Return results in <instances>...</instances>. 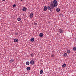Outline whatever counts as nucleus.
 Listing matches in <instances>:
<instances>
[{"instance_id":"nucleus-1","label":"nucleus","mask_w":76,"mask_h":76,"mask_svg":"<svg viewBox=\"0 0 76 76\" xmlns=\"http://www.w3.org/2000/svg\"><path fill=\"white\" fill-rule=\"evenodd\" d=\"M55 7H57V6L54 4L53 3H51L50 4V6H48L47 8L48 10H51V9H54V8Z\"/></svg>"},{"instance_id":"nucleus-2","label":"nucleus","mask_w":76,"mask_h":76,"mask_svg":"<svg viewBox=\"0 0 76 76\" xmlns=\"http://www.w3.org/2000/svg\"><path fill=\"white\" fill-rule=\"evenodd\" d=\"M53 3L56 6H57L58 5V4L57 3V1L56 0H54L53 1Z\"/></svg>"},{"instance_id":"nucleus-3","label":"nucleus","mask_w":76,"mask_h":76,"mask_svg":"<svg viewBox=\"0 0 76 76\" xmlns=\"http://www.w3.org/2000/svg\"><path fill=\"white\" fill-rule=\"evenodd\" d=\"M29 17L30 18H32L34 17V15L33 13H31L30 14Z\"/></svg>"},{"instance_id":"nucleus-4","label":"nucleus","mask_w":76,"mask_h":76,"mask_svg":"<svg viewBox=\"0 0 76 76\" xmlns=\"http://www.w3.org/2000/svg\"><path fill=\"white\" fill-rule=\"evenodd\" d=\"M14 42H17L18 41H19V39H15L14 40Z\"/></svg>"},{"instance_id":"nucleus-5","label":"nucleus","mask_w":76,"mask_h":76,"mask_svg":"<svg viewBox=\"0 0 76 76\" xmlns=\"http://www.w3.org/2000/svg\"><path fill=\"white\" fill-rule=\"evenodd\" d=\"M30 64L32 65H33V64H34V61L33 60L31 61H30Z\"/></svg>"},{"instance_id":"nucleus-6","label":"nucleus","mask_w":76,"mask_h":76,"mask_svg":"<svg viewBox=\"0 0 76 76\" xmlns=\"http://www.w3.org/2000/svg\"><path fill=\"white\" fill-rule=\"evenodd\" d=\"M27 9V8H26L25 7H24L23 8V10L24 12H25V11H26V10Z\"/></svg>"},{"instance_id":"nucleus-7","label":"nucleus","mask_w":76,"mask_h":76,"mask_svg":"<svg viewBox=\"0 0 76 76\" xmlns=\"http://www.w3.org/2000/svg\"><path fill=\"white\" fill-rule=\"evenodd\" d=\"M47 7L45 6L44 7V11H45L46 10H47Z\"/></svg>"},{"instance_id":"nucleus-8","label":"nucleus","mask_w":76,"mask_h":76,"mask_svg":"<svg viewBox=\"0 0 76 76\" xmlns=\"http://www.w3.org/2000/svg\"><path fill=\"white\" fill-rule=\"evenodd\" d=\"M39 37H42L44 36V34L42 33H40L39 34Z\"/></svg>"},{"instance_id":"nucleus-9","label":"nucleus","mask_w":76,"mask_h":76,"mask_svg":"<svg viewBox=\"0 0 76 76\" xmlns=\"http://www.w3.org/2000/svg\"><path fill=\"white\" fill-rule=\"evenodd\" d=\"M30 41L31 42H33L34 41V38L32 37L30 39Z\"/></svg>"},{"instance_id":"nucleus-10","label":"nucleus","mask_w":76,"mask_h":76,"mask_svg":"<svg viewBox=\"0 0 76 76\" xmlns=\"http://www.w3.org/2000/svg\"><path fill=\"white\" fill-rule=\"evenodd\" d=\"M10 63H13L14 61V60L13 59H11L10 60Z\"/></svg>"},{"instance_id":"nucleus-11","label":"nucleus","mask_w":76,"mask_h":76,"mask_svg":"<svg viewBox=\"0 0 76 76\" xmlns=\"http://www.w3.org/2000/svg\"><path fill=\"white\" fill-rule=\"evenodd\" d=\"M66 66V64H64L62 65L63 67H65Z\"/></svg>"},{"instance_id":"nucleus-12","label":"nucleus","mask_w":76,"mask_h":76,"mask_svg":"<svg viewBox=\"0 0 76 76\" xmlns=\"http://www.w3.org/2000/svg\"><path fill=\"white\" fill-rule=\"evenodd\" d=\"M64 57H67V54L66 53H64Z\"/></svg>"},{"instance_id":"nucleus-13","label":"nucleus","mask_w":76,"mask_h":76,"mask_svg":"<svg viewBox=\"0 0 76 76\" xmlns=\"http://www.w3.org/2000/svg\"><path fill=\"white\" fill-rule=\"evenodd\" d=\"M30 68L29 67H28L26 68V69H27V70H28V71L30 70Z\"/></svg>"},{"instance_id":"nucleus-14","label":"nucleus","mask_w":76,"mask_h":76,"mask_svg":"<svg viewBox=\"0 0 76 76\" xmlns=\"http://www.w3.org/2000/svg\"><path fill=\"white\" fill-rule=\"evenodd\" d=\"M29 61H27L26 62V64L27 65V66H28V65H29Z\"/></svg>"},{"instance_id":"nucleus-15","label":"nucleus","mask_w":76,"mask_h":76,"mask_svg":"<svg viewBox=\"0 0 76 76\" xmlns=\"http://www.w3.org/2000/svg\"><path fill=\"white\" fill-rule=\"evenodd\" d=\"M73 50H74V51H76V47H73Z\"/></svg>"},{"instance_id":"nucleus-16","label":"nucleus","mask_w":76,"mask_h":76,"mask_svg":"<svg viewBox=\"0 0 76 76\" xmlns=\"http://www.w3.org/2000/svg\"><path fill=\"white\" fill-rule=\"evenodd\" d=\"M56 11L58 12H59L60 11V9H59L58 8H57V9H56Z\"/></svg>"},{"instance_id":"nucleus-17","label":"nucleus","mask_w":76,"mask_h":76,"mask_svg":"<svg viewBox=\"0 0 76 76\" xmlns=\"http://www.w3.org/2000/svg\"><path fill=\"white\" fill-rule=\"evenodd\" d=\"M59 31L60 33H63V31L61 29H59Z\"/></svg>"},{"instance_id":"nucleus-18","label":"nucleus","mask_w":76,"mask_h":76,"mask_svg":"<svg viewBox=\"0 0 76 76\" xmlns=\"http://www.w3.org/2000/svg\"><path fill=\"white\" fill-rule=\"evenodd\" d=\"M43 73V71L42 70H41L40 72V74H42Z\"/></svg>"},{"instance_id":"nucleus-19","label":"nucleus","mask_w":76,"mask_h":76,"mask_svg":"<svg viewBox=\"0 0 76 76\" xmlns=\"http://www.w3.org/2000/svg\"><path fill=\"white\" fill-rule=\"evenodd\" d=\"M67 53H68V54H69V53H70V50H68L67 51Z\"/></svg>"},{"instance_id":"nucleus-20","label":"nucleus","mask_w":76,"mask_h":76,"mask_svg":"<svg viewBox=\"0 0 76 76\" xmlns=\"http://www.w3.org/2000/svg\"><path fill=\"white\" fill-rule=\"evenodd\" d=\"M18 21H20V20H21V18H18Z\"/></svg>"},{"instance_id":"nucleus-21","label":"nucleus","mask_w":76,"mask_h":76,"mask_svg":"<svg viewBox=\"0 0 76 76\" xmlns=\"http://www.w3.org/2000/svg\"><path fill=\"white\" fill-rule=\"evenodd\" d=\"M51 57H54V54H51Z\"/></svg>"},{"instance_id":"nucleus-22","label":"nucleus","mask_w":76,"mask_h":76,"mask_svg":"<svg viewBox=\"0 0 76 76\" xmlns=\"http://www.w3.org/2000/svg\"><path fill=\"white\" fill-rule=\"evenodd\" d=\"M31 56V57H33V56H34V53H32V54H30Z\"/></svg>"},{"instance_id":"nucleus-23","label":"nucleus","mask_w":76,"mask_h":76,"mask_svg":"<svg viewBox=\"0 0 76 76\" xmlns=\"http://www.w3.org/2000/svg\"><path fill=\"white\" fill-rule=\"evenodd\" d=\"M16 5L15 4H13L12 5V7H16Z\"/></svg>"},{"instance_id":"nucleus-24","label":"nucleus","mask_w":76,"mask_h":76,"mask_svg":"<svg viewBox=\"0 0 76 76\" xmlns=\"http://www.w3.org/2000/svg\"><path fill=\"white\" fill-rule=\"evenodd\" d=\"M15 34L16 35H18V33L15 32Z\"/></svg>"},{"instance_id":"nucleus-25","label":"nucleus","mask_w":76,"mask_h":76,"mask_svg":"<svg viewBox=\"0 0 76 76\" xmlns=\"http://www.w3.org/2000/svg\"><path fill=\"white\" fill-rule=\"evenodd\" d=\"M37 25V22H34V25H35V26H36V25Z\"/></svg>"},{"instance_id":"nucleus-26","label":"nucleus","mask_w":76,"mask_h":76,"mask_svg":"<svg viewBox=\"0 0 76 76\" xmlns=\"http://www.w3.org/2000/svg\"><path fill=\"white\" fill-rule=\"evenodd\" d=\"M2 1H6V0H2Z\"/></svg>"},{"instance_id":"nucleus-27","label":"nucleus","mask_w":76,"mask_h":76,"mask_svg":"<svg viewBox=\"0 0 76 76\" xmlns=\"http://www.w3.org/2000/svg\"><path fill=\"white\" fill-rule=\"evenodd\" d=\"M21 1H22L23 0H20Z\"/></svg>"},{"instance_id":"nucleus-28","label":"nucleus","mask_w":76,"mask_h":76,"mask_svg":"<svg viewBox=\"0 0 76 76\" xmlns=\"http://www.w3.org/2000/svg\"><path fill=\"white\" fill-rule=\"evenodd\" d=\"M0 11H1V10H0Z\"/></svg>"},{"instance_id":"nucleus-29","label":"nucleus","mask_w":76,"mask_h":76,"mask_svg":"<svg viewBox=\"0 0 76 76\" xmlns=\"http://www.w3.org/2000/svg\"><path fill=\"white\" fill-rule=\"evenodd\" d=\"M0 69H1V68H0Z\"/></svg>"}]
</instances>
